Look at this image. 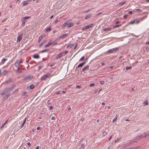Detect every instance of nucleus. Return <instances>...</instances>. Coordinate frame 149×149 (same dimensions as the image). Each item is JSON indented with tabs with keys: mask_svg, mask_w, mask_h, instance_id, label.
<instances>
[{
	"mask_svg": "<svg viewBox=\"0 0 149 149\" xmlns=\"http://www.w3.org/2000/svg\"><path fill=\"white\" fill-rule=\"evenodd\" d=\"M57 94H60V91H57L56 92Z\"/></svg>",
	"mask_w": 149,
	"mask_h": 149,
	"instance_id": "nucleus-57",
	"label": "nucleus"
},
{
	"mask_svg": "<svg viewBox=\"0 0 149 149\" xmlns=\"http://www.w3.org/2000/svg\"><path fill=\"white\" fill-rule=\"evenodd\" d=\"M42 38L40 36L38 40V42H40L42 40Z\"/></svg>",
	"mask_w": 149,
	"mask_h": 149,
	"instance_id": "nucleus-33",
	"label": "nucleus"
},
{
	"mask_svg": "<svg viewBox=\"0 0 149 149\" xmlns=\"http://www.w3.org/2000/svg\"><path fill=\"white\" fill-rule=\"evenodd\" d=\"M68 36V33L62 35L61 36L59 37V38H65Z\"/></svg>",
	"mask_w": 149,
	"mask_h": 149,
	"instance_id": "nucleus-10",
	"label": "nucleus"
},
{
	"mask_svg": "<svg viewBox=\"0 0 149 149\" xmlns=\"http://www.w3.org/2000/svg\"><path fill=\"white\" fill-rule=\"evenodd\" d=\"M134 20H136L135 23H136L137 24H138L139 23V22H140L139 20H138L136 19H135Z\"/></svg>",
	"mask_w": 149,
	"mask_h": 149,
	"instance_id": "nucleus-37",
	"label": "nucleus"
},
{
	"mask_svg": "<svg viewBox=\"0 0 149 149\" xmlns=\"http://www.w3.org/2000/svg\"><path fill=\"white\" fill-rule=\"evenodd\" d=\"M45 36V34H42L40 36L41 37V38L43 39V38Z\"/></svg>",
	"mask_w": 149,
	"mask_h": 149,
	"instance_id": "nucleus-34",
	"label": "nucleus"
},
{
	"mask_svg": "<svg viewBox=\"0 0 149 149\" xmlns=\"http://www.w3.org/2000/svg\"><path fill=\"white\" fill-rule=\"evenodd\" d=\"M40 128V127L39 126L38 127H37V130H39Z\"/></svg>",
	"mask_w": 149,
	"mask_h": 149,
	"instance_id": "nucleus-58",
	"label": "nucleus"
},
{
	"mask_svg": "<svg viewBox=\"0 0 149 149\" xmlns=\"http://www.w3.org/2000/svg\"><path fill=\"white\" fill-rule=\"evenodd\" d=\"M136 138H137L138 139H140L141 138V136H137Z\"/></svg>",
	"mask_w": 149,
	"mask_h": 149,
	"instance_id": "nucleus-61",
	"label": "nucleus"
},
{
	"mask_svg": "<svg viewBox=\"0 0 149 149\" xmlns=\"http://www.w3.org/2000/svg\"><path fill=\"white\" fill-rule=\"evenodd\" d=\"M51 45V44L50 43V42H49L46 45H45L44 46L45 47H48L50 46Z\"/></svg>",
	"mask_w": 149,
	"mask_h": 149,
	"instance_id": "nucleus-21",
	"label": "nucleus"
},
{
	"mask_svg": "<svg viewBox=\"0 0 149 149\" xmlns=\"http://www.w3.org/2000/svg\"><path fill=\"white\" fill-rule=\"evenodd\" d=\"M116 24H118L120 23V22L119 21H116Z\"/></svg>",
	"mask_w": 149,
	"mask_h": 149,
	"instance_id": "nucleus-62",
	"label": "nucleus"
},
{
	"mask_svg": "<svg viewBox=\"0 0 149 149\" xmlns=\"http://www.w3.org/2000/svg\"><path fill=\"white\" fill-rule=\"evenodd\" d=\"M50 75V74L49 73H48L46 74L45 75L40 78V80H45L47 78L49 77Z\"/></svg>",
	"mask_w": 149,
	"mask_h": 149,
	"instance_id": "nucleus-4",
	"label": "nucleus"
},
{
	"mask_svg": "<svg viewBox=\"0 0 149 149\" xmlns=\"http://www.w3.org/2000/svg\"><path fill=\"white\" fill-rule=\"evenodd\" d=\"M64 52L65 54H66L68 53V52L67 50H65V52Z\"/></svg>",
	"mask_w": 149,
	"mask_h": 149,
	"instance_id": "nucleus-48",
	"label": "nucleus"
},
{
	"mask_svg": "<svg viewBox=\"0 0 149 149\" xmlns=\"http://www.w3.org/2000/svg\"><path fill=\"white\" fill-rule=\"evenodd\" d=\"M27 144L29 147L31 146V143L29 142L27 143Z\"/></svg>",
	"mask_w": 149,
	"mask_h": 149,
	"instance_id": "nucleus-54",
	"label": "nucleus"
},
{
	"mask_svg": "<svg viewBox=\"0 0 149 149\" xmlns=\"http://www.w3.org/2000/svg\"><path fill=\"white\" fill-rule=\"evenodd\" d=\"M129 13L130 14H132V11H130Z\"/></svg>",
	"mask_w": 149,
	"mask_h": 149,
	"instance_id": "nucleus-59",
	"label": "nucleus"
},
{
	"mask_svg": "<svg viewBox=\"0 0 149 149\" xmlns=\"http://www.w3.org/2000/svg\"><path fill=\"white\" fill-rule=\"evenodd\" d=\"M143 104L144 106L148 105V102L147 100L144 101L143 102Z\"/></svg>",
	"mask_w": 149,
	"mask_h": 149,
	"instance_id": "nucleus-14",
	"label": "nucleus"
},
{
	"mask_svg": "<svg viewBox=\"0 0 149 149\" xmlns=\"http://www.w3.org/2000/svg\"><path fill=\"white\" fill-rule=\"evenodd\" d=\"M34 87V85L33 84H31L30 86V88L31 89H33Z\"/></svg>",
	"mask_w": 149,
	"mask_h": 149,
	"instance_id": "nucleus-29",
	"label": "nucleus"
},
{
	"mask_svg": "<svg viewBox=\"0 0 149 149\" xmlns=\"http://www.w3.org/2000/svg\"><path fill=\"white\" fill-rule=\"evenodd\" d=\"M74 24L73 23H71L70 24H69L68 26H67V27L68 28H70Z\"/></svg>",
	"mask_w": 149,
	"mask_h": 149,
	"instance_id": "nucleus-25",
	"label": "nucleus"
},
{
	"mask_svg": "<svg viewBox=\"0 0 149 149\" xmlns=\"http://www.w3.org/2000/svg\"><path fill=\"white\" fill-rule=\"evenodd\" d=\"M115 50L117 51V48L112 49H111L109 50L108 51V52L109 53H111L113 52Z\"/></svg>",
	"mask_w": 149,
	"mask_h": 149,
	"instance_id": "nucleus-11",
	"label": "nucleus"
},
{
	"mask_svg": "<svg viewBox=\"0 0 149 149\" xmlns=\"http://www.w3.org/2000/svg\"><path fill=\"white\" fill-rule=\"evenodd\" d=\"M90 10H86V11H85L84 12V13H88Z\"/></svg>",
	"mask_w": 149,
	"mask_h": 149,
	"instance_id": "nucleus-45",
	"label": "nucleus"
},
{
	"mask_svg": "<svg viewBox=\"0 0 149 149\" xmlns=\"http://www.w3.org/2000/svg\"><path fill=\"white\" fill-rule=\"evenodd\" d=\"M30 18L29 17H24L22 19V26H24L25 25V22H26V20L27 19H29Z\"/></svg>",
	"mask_w": 149,
	"mask_h": 149,
	"instance_id": "nucleus-1",
	"label": "nucleus"
},
{
	"mask_svg": "<svg viewBox=\"0 0 149 149\" xmlns=\"http://www.w3.org/2000/svg\"><path fill=\"white\" fill-rule=\"evenodd\" d=\"M55 118V117L53 116V117H52L51 119L52 120H54Z\"/></svg>",
	"mask_w": 149,
	"mask_h": 149,
	"instance_id": "nucleus-56",
	"label": "nucleus"
},
{
	"mask_svg": "<svg viewBox=\"0 0 149 149\" xmlns=\"http://www.w3.org/2000/svg\"><path fill=\"white\" fill-rule=\"evenodd\" d=\"M85 63V62H83L82 63L79 64L78 66V67L79 68L82 67L84 64Z\"/></svg>",
	"mask_w": 149,
	"mask_h": 149,
	"instance_id": "nucleus-20",
	"label": "nucleus"
},
{
	"mask_svg": "<svg viewBox=\"0 0 149 149\" xmlns=\"http://www.w3.org/2000/svg\"><path fill=\"white\" fill-rule=\"evenodd\" d=\"M64 54V52H61L59 53V54H58L56 56V59H58V58H59L60 57H61L63 56H64L65 55H63Z\"/></svg>",
	"mask_w": 149,
	"mask_h": 149,
	"instance_id": "nucleus-6",
	"label": "nucleus"
},
{
	"mask_svg": "<svg viewBox=\"0 0 149 149\" xmlns=\"http://www.w3.org/2000/svg\"><path fill=\"white\" fill-rule=\"evenodd\" d=\"M85 145V144L84 143H82L81 145V147L84 149V148Z\"/></svg>",
	"mask_w": 149,
	"mask_h": 149,
	"instance_id": "nucleus-39",
	"label": "nucleus"
},
{
	"mask_svg": "<svg viewBox=\"0 0 149 149\" xmlns=\"http://www.w3.org/2000/svg\"><path fill=\"white\" fill-rule=\"evenodd\" d=\"M51 30V29L50 27H49L46 29L45 31H50Z\"/></svg>",
	"mask_w": 149,
	"mask_h": 149,
	"instance_id": "nucleus-28",
	"label": "nucleus"
},
{
	"mask_svg": "<svg viewBox=\"0 0 149 149\" xmlns=\"http://www.w3.org/2000/svg\"><path fill=\"white\" fill-rule=\"evenodd\" d=\"M95 84H94L92 83L90 85V87H92V86H95Z\"/></svg>",
	"mask_w": 149,
	"mask_h": 149,
	"instance_id": "nucleus-46",
	"label": "nucleus"
},
{
	"mask_svg": "<svg viewBox=\"0 0 149 149\" xmlns=\"http://www.w3.org/2000/svg\"><path fill=\"white\" fill-rule=\"evenodd\" d=\"M94 25L93 24H90L89 25H88L86 26H85L84 27H83L82 29V30L83 31L85 30L86 29H88L89 28H91Z\"/></svg>",
	"mask_w": 149,
	"mask_h": 149,
	"instance_id": "nucleus-2",
	"label": "nucleus"
},
{
	"mask_svg": "<svg viewBox=\"0 0 149 149\" xmlns=\"http://www.w3.org/2000/svg\"><path fill=\"white\" fill-rule=\"evenodd\" d=\"M53 107H52V106H50V107H49V109H53Z\"/></svg>",
	"mask_w": 149,
	"mask_h": 149,
	"instance_id": "nucleus-63",
	"label": "nucleus"
},
{
	"mask_svg": "<svg viewBox=\"0 0 149 149\" xmlns=\"http://www.w3.org/2000/svg\"><path fill=\"white\" fill-rule=\"evenodd\" d=\"M35 149H39V146H38Z\"/></svg>",
	"mask_w": 149,
	"mask_h": 149,
	"instance_id": "nucleus-64",
	"label": "nucleus"
},
{
	"mask_svg": "<svg viewBox=\"0 0 149 149\" xmlns=\"http://www.w3.org/2000/svg\"><path fill=\"white\" fill-rule=\"evenodd\" d=\"M143 137H149V134L147 133H145Z\"/></svg>",
	"mask_w": 149,
	"mask_h": 149,
	"instance_id": "nucleus-15",
	"label": "nucleus"
},
{
	"mask_svg": "<svg viewBox=\"0 0 149 149\" xmlns=\"http://www.w3.org/2000/svg\"><path fill=\"white\" fill-rule=\"evenodd\" d=\"M91 17V14H88L87 15H86V17L85 18V19H88L90 17Z\"/></svg>",
	"mask_w": 149,
	"mask_h": 149,
	"instance_id": "nucleus-17",
	"label": "nucleus"
},
{
	"mask_svg": "<svg viewBox=\"0 0 149 149\" xmlns=\"http://www.w3.org/2000/svg\"><path fill=\"white\" fill-rule=\"evenodd\" d=\"M26 118H25L24 119V120H23V122L22 123V125L21 128H22L23 127L24 125V124L25 123V122L26 121Z\"/></svg>",
	"mask_w": 149,
	"mask_h": 149,
	"instance_id": "nucleus-19",
	"label": "nucleus"
},
{
	"mask_svg": "<svg viewBox=\"0 0 149 149\" xmlns=\"http://www.w3.org/2000/svg\"><path fill=\"white\" fill-rule=\"evenodd\" d=\"M47 51H48V50L47 49H45V50H43L40 51V53H44V52H47Z\"/></svg>",
	"mask_w": 149,
	"mask_h": 149,
	"instance_id": "nucleus-30",
	"label": "nucleus"
},
{
	"mask_svg": "<svg viewBox=\"0 0 149 149\" xmlns=\"http://www.w3.org/2000/svg\"><path fill=\"white\" fill-rule=\"evenodd\" d=\"M111 30V28H105L103 30V31H110Z\"/></svg>",
	"mask_w": 149,
	"mask_h": 149,
	"instance_id": "nucleus-23",
	"label": "nucleus"
},
{
	"mask_svg": "<svg viewBox=\"0 0 149 149\" xmlns=\"http://www.w3.org/2000/svg\"><path fill=\"white\" fill-rule=\"evenodd\" d=\"M45 111L43 110L41 111V113L42 114H43L45 113Z\"/></svg>",
	"mask_w": 149,
	"mask_h": 149,
	"instance_id": "nucleus-60",
	"label": "nucleus"
},
{
	"mask_svg": "<svg viewBox=\"0 0 149 149\" xmlns=\"http://www.w3.org/2000/svg\"><path fill=\"white\" fill-rule=\"evenodd\" d=\"M120 139H118V138L116 139L115 140V142H116L118 141Z\"/></svg>",
	"mask_w": 149,
	"mask_h": 149,
	"instance_id": "nucleus-51",
	"label": "nucleus"
},
{
	"mask_svg": "<svg viewBox=\"0 0 149 149\" xmlns=\"http://www.w3.org/2000/svg\"><path fill=\"white\" fill-rule=\"evenodd\" d=\"M20 63V62L19 61H17L15 63V65H19Z\"/></svg>",
	"mask_w": 149,
	"mask_h": 149,
	"instance_id": "nucleus-31",
	"label": "nucleus"
},
{
	"mask_svg": "<svg viewBox=\"0 0 149 149\" xmlns=\"http://www.w3.org/2000/svg\"><path fill=\"white\" fill-rule=\"evenodd\" d=\"M55 63H53L50 64V67L53 66L55 65Z\"/></svg>",
	"mask_w": 149,
	"mask_h": 149,
	"instance_id": "nucleus-43",
	"label": "nucleus"
},
{
	"mask_svg": "<svg viewBox=\"0 0 149 149\" xmlns=\"http://www.w3.org/2000/svg\"><path fill=\"white\" fill-rule=\"evenodd\" d=\"M8 121V120H7L6 121V122L1 127L0 129H2L4 127V126L6 124Z\"/></svg>",
	"mask_w": 149,
	"mask_h": 149,
	"instance_id": "nucleus-27",
	"label": "nucleus"
},
{
	"mask_svg": "<svg viewBox=\"0 0 149 149\" xmlns=\"http://www.w3.org/2000/svg\"><path fill=\"white\" fill-rule=\"evenodd\" d=\"M6 93H7V92H6L5 91V89H4L3 92L1 94V95H3Z\"/></svg>",
	"mask_w": 149,
	"mask_h": 149,
	"instance_id": "nucleus-35",
	"label": "nucleus"
},
{
	"mask_svg": "<svg viewBox=\"0 0 149 149\" xmlns=\"http://www.w3.org/2000/svg\"><path fill=\"white\" fill-rule=\"evenodd\" d=\"M0 76H3L6 75L7 73V71L6 70H4L2 72H1V70L0 69Z\"/></svg>",
	"mask_w": 149,
	"mask_h": 149,
	"instance_id": "nucleus-5",
	"label": "nucleus"
},
{
	"mask_svg": "<svg viewBox=\"0 0 149 149\" xmlns=\"http://www.w3.org/2000/svg\"><path fill=\"white\" fill-rule=\"evenodd\" d=\"M141 9L140 8H138L136 10L137 12L141 11Z\"/></svg>",
	"mask_w": 149,
	"mask_h": 149,
	"instance_id": "nucleus-49",
	"label": "nucleus"
},
{
	"mask_svg": "<svg viewBox=\"0 0 149 149\" xmlns=\"http://www.w3.org/2000/svg\"><path fill=\"white\" fill-rule=\"evenodd\" d=\"M31 0H27V1H25L23 2V5L24 6L27 5L28 4L29 2H31Z\"/></svg>",
	"mask_w": 149,
	"mask_h": 149,
	"instance_id": "nucleus-9",
	"label": "nucleus"
},
{
	"mask_svg": "<svg viewBox=\"0 0 149 149\" xmlns=\"http://www.w3.org/2000/svg\"><path fill=\"white\" fill-rule=\"evenodd\" d=\"M117 117L116 116L115 118H114V119L113 120V122H115V121H116L117 119Z\"/></svg>",
	"mask_w": 149,
	"mask_h": 149,
	"instance_id": "nucleus-36",
	"label": "nucleus"
},
{
	"mask_svg": "<svg viewBox=\"0 0 149 149\" xmlns=\"http://www.w3.org/2000/svg\"><path fill=\"white\" fill-rule=\"evenodd\" d=\"M50 43L51 44V45H54L57 44V43L56 42L55 40L53 41L52 42H50Z\"/></svg>",
	"mask_w": 149,
	"mask_h": 149,
	"instance_id": "nucleus-13",
	"label": "nucleus"
},
{
	"mask_svg": "<svg viewBox=\"0 0 149 149\" xmlns=\"http://www.w3.org/2000/svg\"><path fill=\"white\" fill-rule=\"evenodd\" d=\"M107 134V132H106L104 131V132H103V133H102V135L103 136H104L105 135H106Z\"/></svg>",
	"mask_w": 149,
	"mask_h": 149,
	"instance_id": "nucleus-38",
	"label": "nucleus"
},
{
	"mask_svg": "<svg viewBox=\"0 0 149 149\" xmlns=\"http://www.w3.org/2000/svg\"><path fill=\"white\" fill-rule=\"evenodd\" d=\"M125 3V2H123L119 3L118 5L119 6H121L124 4Z\"/></svg>",
	"mask_w": 149,
	"mask_h": 149,
	"instance_id": "nucleus-22",
	"label": "nucleus"
},
{
	"mask_svg": "<svg viewBox=\"0 0 149 149\" xmlns=\"http://www.w3.org/2000/svg\"><path fill=\"white\" fill-rule=\"evenodd\" d=\"M136 20H134V21H130V22L128 23V25L133 24L135 23Z\"/></svg>",
	"mask_w": 149,
	"mask_h": 149,
	"instance_id": "nucleus-16",
	"label": "nucleus"
},
{
	"mask_svg": "<svg viewBox=\"0 0 149 149\" xmlns=\"http://www.w3.org/2000/svg\"><path fill=\"white\" fill-rule=\"evenodd\" d=\"M76 87L77 88H81V86H78V85H77L76 86Z\"/></svg>",
	"mask_w": 149,
	"mask_h": 149,
	"instance_id": "nucleus-53",
	"label": "nucleus"
},
{
	"mask_svg": "<svg viewBox=\"0 0 149 149\" xmlns=\"http://www.w3.org/2000/svg\"><path fill=\"white\" fill-rule=\"evenodd\" d=\"M128 15H126L124 16V17L126 19Z\"/></svg>",
	"mask_w": 149,
	"mask_h": 149,
	"instance_id": "nucleus-52",
	"label": "nucleus"
},
{
	"mask_svg": "<svg viewBox=\"0 0 149 149\" xmlns=\"http://www.w3.org/2000/svg\"><path fill=\"white\" fill-rule=\"evenodd\" d=\"M102 12H100L96 14V16H98L102 14Z\"/></svg>",
	"mask_w": 149,
	"mask_h": 149,
	"instance_id": "nucleus-42",
	"label": "nucleus"
},
{
	"mask_svg": "<svg viewBox=\"0 0 149 149\" xmlns=\"http://www.w3.org/2000/svg\"><path fill=\"white\" fill-rule=\"evenodd\" d=\"M14 86H12L10 88H6L5 89V91L6 92H8L9 91H11L13 89V88Z\"/></svg>",
	"mask_w": 149,
	"mask_h": 149,
	"instance_id": "nucleus-7",
	"label": "nucleus"
},
{
	"mask_svg": "<svg viewBox=\"0 0 149 149\" xmlns=\"http://www.w3.org/2000/svg\"><path fill=\"white\" fill-rule=\"evenodd\" d=\"M54 23H57L58 21V20L57 19H56L54 21Z\"/></svg>",
	"mask_w": 149,
	"mask_h": 149,
	"instance_id": "nucleus-55",
	"label": "nucleus"
},
{
	"mask_svg": "<svg viewBox=\"0 0 149 149\" xmlns=\"http://www.w3.org/2000/svg\"><path fill=\"white\" fill-rule=\"evenodd\" d=\"M104 83V81H100V84H103Z\"/></svg>",
	"mask_w": 149,
	"mask_h": 149,
	"instance_id": "nucleus-44",
	"label": "nucleus"
},
{
	"mask_svg": "<svg viewBox=\"0 0 149 149\" xmlns=\"http://www.w3.org/2000/svg\"><path fill=\"white\" fill-rule=\"evenodd\" d=\"M84 56H82L79 60V61H82L84 59Z\"/></svg>",
	"mask_w": 149,
	"mask_h": 149,
	"instance_id": "nucleus-41",
	"label": "nucleus"
},
{
	"mask_svg": "<svg viewBox=\"0 0 149 149\" xmlns=\"http://www.w3.org/2000/svg\"><path fill=\"white\" fill-rule=\"evenodd\" d=\"M121 26V25H118L114 26H113V27L114 28H115Z\"/></svg>",
	"mask_w": 149,
	"mask_h": 149,
	"instance_id": "nucleus-32",
	"label": "nucleus"
},
{
	"mask_svg": "<svg viewBox=\"0 0 149 149\" xmlns=\"http://www.w3.org/2000/svg\"><path fill=\"white\" fill-rule=\"evenodd\" d=\"M33 58H39V55H36V54H35L33 55Z\"/></svg>",
	"mask_w": 149,
	"mask_h": 149,
	"instance_id": "nucleus-24",
	"label": "nucleus"
},
{
	"mask_svg": "<svg viewBox=\"0 0 149 149\" xmlns=\"http://www.w3.org/2000/svg\"><path fill=\"white\" fill-rule=\"evenodd\" d=\"M31 77V76H28L26 77V79H29Z\"/></svg>",
	"mask_w": 149,
	"mask_h": 149,
	"instance_id": "nucleus-50",
	"label": "nucleus"
},
{
	"mask_svg": "<svg viewBox=\"0 0 149 149\" xmlns=\"http://www.w3.org/2000/svg\"><path fill=\"white\" fill-rule=\"evenodd\" d=\"M89 66L87 65L85 67H84L82 70V71L83 72L85 71L86 70H88L89 68Z\"/></svg>",
	"mask_w": 149,
	"mask_h": 149,
	"instance_id": "nucleus-12",
	"label": "nucleus"
},
{
	"mask_svg": "<svg viewBox=\"0 0 149 149\" xmlns=\"http://www.w3.org/2000/svg\"><path fill=\"white\" fill-rule=\"evenodd\" d=\"M131 68H132L131 67H126L125 69L126 70H129V69H131Z\"/></svg>",
	"mask_w": 149,
	"mask_h": 149,
	"instance_id": "nucleus-47",
	"label": "nucleus"
},
{
	"mask_svg": "<svg viewBox=\"0 0 149 149\" xmlns=\"http://www.w3.org/2000/svg\"><path fill=\"white\" fill-rule=\"evenodd\" d=\"M22 34L19 35V36L17 37V42H19L21 40L22 38Z\"/></svg>",
	"mask_w": 149,
	"mask_h": 149,
	"instance_id": "nucleus-8",
	"label": "nucleus"
},
{
	"mask_svg": "<svg viewBox=\"0 0 149 149\" xmlns=\"http://www.w3.org/2000/svg\"><path fill=\"white\" fill-rule=\"evenodd\" d=\"M47 42V40H43V41L40 43V45H39V46L40 47L42 45H43L44 44H45L46 42Z\"/></svg>",
	"mask_w": 149,
	"mask_h": 149,
	"instance_id": "nucleus-18",
	"label": "nucleus"
},
{
	"mask_svg": "<svg viewBox=\"0 0 149 149\" xmlns=\"http://www.w3.org/2000/svg\"><path fill=\"white\" fill-rule=\"evenodd\" d=\"M7 60V59L3 58L2 60V63L3 64H4L5 61Z\"/></svg>",
	"mask_w": 149,
	"mask_h": 149,
	"instance_id": "nucleus-26",
	"label": "nucleus"
},
{
	"mask_svg": "<svg viewBox=\"0 0 149 149\" xmlns=\"http://www.w3.org/2000/svg\"><path fill=\"white\" fill-rule=\"evenodd\" d=\"M71 22L70 20H68L66 21L65 23L63 24L62 25V27L63 28H64L67 26H68L69 24Z\"/></svg>",
	"mask_w": 149,
	"mask_h": 149,
	"instance_id": "nucleus-3",
	"label": "nucleus"
},
{
	"mask_svg": "<svg viewBox=\"0 0 149 149\" xmlns=\"http://www.w3.org/2000/svg\"><path fill=\"white\" fill-rule=\"evenodd\" d=\"M26 93V92H23L22 94V96H24L25 95Z\"/></svg>",
	"mask_w": 149,
	"mask_h": 149,
	"instance_id": "nucleus-40",
	"label": "nucleus"
}]
</instances>
